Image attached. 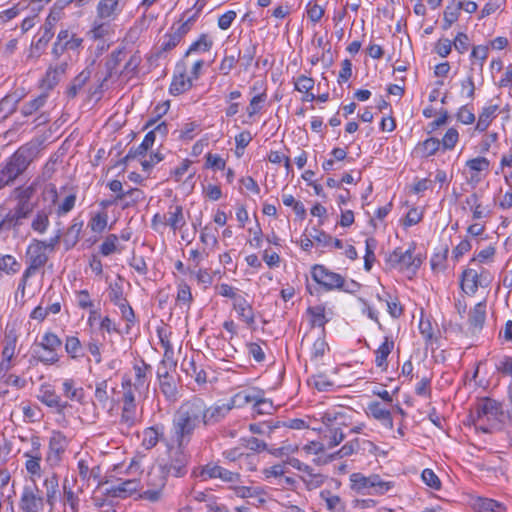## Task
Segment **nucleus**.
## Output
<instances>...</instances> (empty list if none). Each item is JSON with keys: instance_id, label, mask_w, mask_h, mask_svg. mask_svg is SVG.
<instances>
[{"instance_id": "obj_1", "label": "nucleus", "mask_w": 512, "mask_h": 512, "mask_svg": "<svg viewBox=\"0 0 512 512\" xmlns=\"http://www.w3.org/2000/svg\"><path fill=\"white\" fill-rule=\"evenodd\" d=\"M224 411V408L218 407V403L209 405L199 396L184 400L175 411L172 420L176 444L188 446L199 427L218 424L223 420Z\"/></svg>"}, {"instance_id": "obj_2", "label": "nucleus", "mask_w": 512, "mask_h": 512, "mask_svg": "<svg viewBox=\"0 0 512 512\" xmlns=\"http://www.w3.org/2000/svg\"><path fill=\"white\" fill-rule=\"evenodd\" d=\"M320 420L323 428L319 431L327 441V447L331 449L345 439L343 427H350L353 424V411L347 408L328 409L321 414Z\"/></svg>"}, {"instance_id": "obj_3", "label": "nucleus", "mask_w": 512, "mask_h": 512, "mask_svg": "<svg viewBox=\"0 0 512 512\" xmlns=\"http://www.w3.org/2000/svg\"><path fill=\"white\" fill-rule=\"evenodd\" d=\"M32 162V150L20 147L8 159L0 163V190L11 185Z\"/></svg>"}, {"instance_id": "obj_4", "label": "nucleus", "mask_w": 512, "mask_h": 512, "mask_svg": "<svg viewBox=\"0 0 512 512\" xmlns=\"http://www.w3.org/2000/svg\"><path fill=\"white\" fill-rule=\"evenodd\" d=\"M350 482L351 489L363 495H384L394 487L393 481H385L378 474L352 473Z\"/></svg>"}, {"instance_id": "obj_5", "label": "nucleus", "mask_w": 512, "mask_h": 512, "mask_svg": "<svg viewBox=\"0 0 512 512\" xmlns=\"http://www.w3.org/2000/svg\"><path fill=\"white\" fill-rule=\"evenodd\" d=\"M503 415V407L500 402L495 399L484 397L480 398L475 404V410L472 414L475 425L483 432L487 433L490 428L485 426V422L492 427Z\"/></svg>"}, {"instance_id": "obj_6", "label": "nucleus", "mask_w": 512, "mask_h": 512, "mask_svg": "<svg viewBox=\"0 0 512 512\" xmlns=\"http://www.w3.org/2000/svg\"><path fill=\"white\" fill-rule=\"evenodd\" d=\"M391 268L401 271L416 273L422 264L420 256L415 255V244H411L407 250L396 248L386 259Z\"/></svg>"}, {"instance_id": "obj_7", "label": "nucleus", "mask_w": 512, "mask_h": 512, "mask_svg": "<svg viewBox=\"0 0 512 512\" xmlns=\"http://www.w3.org/2000/svg\"><path fill=\"white\" fill-rule=\"evenodd\" d=\"M123 407L121 413V423L126 424L128 427L132 426L136 420V397L145 393L143 390H134L132 380L128 377H123Z\"/></svg>"}, {"instance_id": "obj_8", "label": "nucleus", "mask_w": 512, "mask_h": 512, "mask_svg": "<svg viewBox=\"0 0 512 512\" xmlns=\"http://www.w3.org/2000/svg\"><path fill=\"white\" fill-rule=\"evenodd\" d=\"M176 445V448L169 449L167 461L160 463L159 466L168 477L173 476L179 478L184 477L188 472L189 456L184 451L187 446Z\"/></svg>"}, {"instance_id": "obj_9", "label": "nucleus", "mask_w": 512, "mask_h": 512, "mask_svg": "<svg viewBox=\"0 0 512 512\" xmlns=\"http://www.w3.org/2000/svg\"><path fill=\"white\" fill-rule=\"evenodd\" d=\"M311 277L317 284L322 286L326 291H350L349 289L345 288V278L341 274L329 270L324 265L315 264L314 266H312Z\"/></svg>"}, {"instance_id": "obj_10", "label": "nucleus", "mask_w": 512, "mask_h": 512, "mask_svg": "<svg viewBox=\"0 0 512 512\" xmlns=\"http://www.w3.org/2000/svg\"><path fill=\"white\" fill-rule=\"evenodd\" d=\"M491 280L489 271L484 268H481L480 271L467 268L462 273L461 288L466 294L474 295L479 287H488Z\"/></svg>"}, {"instance_id": "obj_11", "label": "nucleus", "mask_w": 512, "mask_h": 512, "mask_svg": "<svg viewBox=\"0 0 512 512\" xmlns=\"http://www.w3.org/2000/svg\"><path fill=\"white\" fill-rule=\"evenodd\" d=\"M46 251V241L33 239L26 250L27 268L37 272L44 267L49 259Z\"/></svg>"}, {"instance_id": "obj_12", "label": "nucleus", "mask_w": 512, "mask_h": 512, "mask_svg": "<svg viewBox=\"0 0 512 512\" xmlns=\"http://www.w3.org/2000/svg\"><path fill=\"white\" fill-rule=\"evenodd\" d=\"M45 503L46 501L36 485L23 488L19 501V508L22 512H42Z\"/></svg>"}, {"instance_id": "obj_13", "label": "nucleus", "mask_w": 512, "mask_h": 512, "mask_svg": "<svg viewBox=\"0 0 512 512\" xmlns=\"http://www.w3.org/2000/svg\"><path fill=\"white\" fill-rule=\"evenodd\" d=\"M258 397H261V389L248 388L236 393L227 403L218 404L219 408L225 409L223 412V419L233 408H240L247 404H252L254 406Z\"/></svg>"}, {"instance_id": "obj_14", "label": "nucleus", "mask_w": 512, "mask_h": 512, "mask_svg": "<svg viewBox=\"0 0 512 512\" xmlns=\"http://www.w3.org/2000/svg\"><path fill=\"white\" fill-rule=\"evenodd\" d=\"M67 446L68 440L66 436L60 431H53L49 439V447L45 459L46 462L52 467L59 465Z\"/></svg>"}, {"instance_id": "obj_15", "label": "nucleus", "mask_w": 512, "mask_h": 512, "mask_svg": "<svg viewBox=\"0 0 512 512\" xmlns=\"http://www.w3.org/2000/svg\"><path fill=\"white\" fill-rule=\"evenodd\" d=\"M124 4L121 0H99L96 6V17L100 21H115L122 13Z\"/></svg>"}, {"instance_id": "obj_16", "label": "nucleus", "mask_w": 512, "mask_h": 512, "mask_svg": "<svg viewBox=\"0 0 512 512\" xmlns=\"http://www.w3.org/2000/svg\"><path fill=\"white\" fill-rule=\"evenodd\" d=\"M141 487L137 479L118 480L116 483L106 488L105 494L114 498H127L137 492Z\"/></svg>"}, {"instance_id": "obj_17", "label": "nucleus", "mask_w": 512, "mask_h": 512, "mask_svg": "<svg viewBox=\"0 0 512 512\" xmlns=\"http://www.w3.org/2000/svg\"><path fill=\"white\" fill-rule=\"evenodd\" d=\"M200 476L206 479L220 478L225 482H236L239 480L240 475L238 473L229 471L219 465L209 463L202 467Z\"/></svg>"}, {"instance_id": "obj_18", "label": "nucleus", "mask_w": 512, "mask_h": 512, "mask_svg": "<svg viewBox=\"0 0 512 512\" xmlns=\"http://www.w3.org/2000/svg\"><path fill=\"white\" fill-rule=\"evenodd\" d=\"M69 66V59H63L61 61L56 62L55 64H51L43 78V86L52 89L54 88L62 77L67 73Z\"/></svg>"}, {"instance_id": "obj_19", "label": "nucleus", "mask_w": 512, "mask_h": 512, "mask_svg": "<svg viewBox=\"0 0 512 512\" xmlns=\"http://www.w3.org/2000/svg\"><path fill=\"white\" fill-rule=\"evenodd\" d=\"M24 207H14L9 210L4 216L0 213V227L2 230H10L22 224L31 213L25 211Z\"/></svg>"}, {"instance_id": "obj_20", "label": "nucleus", "mask_w": 512, "mask_h": 512, "mask_svg": "<svg viewBox=\"0 0 512 512\" xmlns=\"http://www.w3.org/2000/svg\"><path fill=\"white\" fill-rule=\"evenodd\" d=\"M44 500L49 505L50 509H53L59 495V477L56 473L52 472L45 476L43 480Z\"/></svg>"}, {"instance_id": "obj_21", "label": "nucleus", "mask_w": 512, "mask_h": 512, "mask_svg": "<svg viewBox=\"0 0 512 512\" xmlns=\"http://www.w3.org/2000/svg\"><path fill=\"white\" fill-rule=\"evenodd\" d=\"M151 366L141 360L133 366L135 380L132 382L134 390L147 391L150 383Z\"/></svg>"}, {"instance_id": "obj_22", "label": "nucleus", "mask_w": 512, "mask_h": 512, "mask_svg": "<svg viewBox=\"0 0 512 512\" xmlns=\"http://www.w3.org/2000/svg\"><path fill=\"white\" fill-rule=\"evenodd\" d=\"M367 414L389 429L393 428V418L391 412L384 408L380 402L372 401L368 404Z\"/></svg>"}, {"instance_id": "obj_23", "label": "nucleus", "mask_w": 512, "mask_h": 512, "mask_svg": "<svg viewBox=\"0 0 512 512\" xmlns=\"http://www.w3.org/2000/svg\"><path fill=\"white\" fill-rule=\"evenodd\" d=\"M186 225V219L181 205L170 206L165 213V227H170L173 232L181 230Z\"/></svg>"}, {"instance_id": "obj_24", "label": "nucleus", "mask_w": 512, "mask_h": 512, "mask_svg": "<svg viewBox=\"0 0 512 512\" xmlns=\"http://www.w3.org/2000/svg\"><path fill=\"white\" fill-rule=\"evenodd\" d=\"M35 185L31 184L29 186H20L13 190L12 195L17 200L16 207H24L27 212L33 211V205L30 200L35 194Z\"/></svg>"}, {"instance_id": "obj_25", "label": "nucleus", "mask_w": 512, "mask_h": 512, "mask_svg": "<svg viewBox=\"0 0 512 512\" xmlns=\"http://www.w3.org/2000/svg\"><path fill=\"white\" fill-rule=\"evenodd\" d=\"M441 142L437 138L430 137L419 142L413 150V154L418 158H428L437 153L440 149Z\"/></svg>"}, {"instance_id": "obj_26", "label": "nucleus", "mask_w": 512, "mask_h": 512, "mask_svg": "<svg viewBox=\"0 0 512 512\" xmlns=\"http://www.w3.org/2000/svg\"><path fill=\"white\" fill-rule=\"evenodd\" d=\"M154 142V134L152 132H148L141 144L137 147H132L127 155L121 160V163L127 164V162L131 159L145 156L146 152L153 146Z\"/></svg>"}, {"instance_id": "obj_27", "label": "nucleus", "mask_w": 512, "mask_h": 512, "mask_svg": "<svg viewBox=\"0 0 512 512\" xmlns=\"http://www.w3.org/2000/svg\"><path fill=\"white\" fill-rule=\"evenodd\" d=\"M319 497L330 512L345 511L346 506L344 501L338 495L333 494L330 490H322L319 494Z\"/></svg>"}, {"instance_id": "obj_28", "label": "nucleus", "mask_w": 512, "mask_h": 512, "mask_svg": "<svg viewBox=\"0 0 512 512\" xmlns=\"http://www.w3.org/2000/svg\"><path fill=\"white\" fill-rule=\"evenodd\" d=\"M159 388L165 399L170 402L174 403L178 400L179 397V391L178 386L175 378L172 377H166V379L159 380Z\"/></svg>"}, {"instance_id": "obj_29", "label": "nucleus", "mask_w": 512, "mask_h": 512, "mask_svg": "<svg viewBox=\"0 0 512 512\" xmlns=\"http://www.w3.org/2000/svg\"><path fill=\"white\" fill-rule=\"evenodd\" d=\"M92 74L90 67H86L82 70L71 82L67 88V96L69 98H75L78 92L85 86Z\"/></svg>"}, {"instance_id": "obj_30", "label": "nucleus", "mask_w": 512, "mask_h": 512, "mask_svg": "<svg viewBox=\"0 0 512 512\" xmlns=\"http://www.w3.org/2000/svg\"><path fill=\"white\" fill-rule=\"evenodd\" d=\"M486 319V302L477 303L469 313V324L474 330H481Z\"/></svg>"}, {"instance_id": "obj_31", "label": "nucleus", "mask_w": 512, "mask_h": 512, "mask_svg": "<svg viewBox=\"0 0 512 512\" xmlns=\"http://www.w3.org/2000/svg\"><path fill=\"white\" fill-rule=\"evenodd\" d=\"M308 490H314L323 485L325 476L321 473H317L314 469L308 466L307 470L302 472L300 476Z\"/></svg>"}, {"instance_id": "obj_32", "label": "nucleus", "mask_w": 512, "mask_h": 512, "mask_svg": "<svg viewBox=\"0 0 512 512\" xmlns=\"http://www.w3.org/2000/svg\"><path fill=\"white\" fill-rule=\"evenodd\" d=\"M360 449V439L354 438L348 442H346L338 451L333 454H330L327 459L323 463H327L329 461H333L337 458L349 457L355 454Z\"/></svg>"}, {"instance_id": "obj_33", "label": "nucleus", "mask_w": 512, "mask_h": 512, "mask_svg": "<svg viewBox=\"0 0 512 512\" xmlns=\"http://www.w3.org/2000/svg\"><path fill=\"white\" fill-rule=\"evenodd\" d=\"M233 306L243 321H245L248 325L254 323V312L252 306L244 297L239 296L236 298V300L233 302Z\"/></svg>"}, {"instance_id": "obj_34", "label": "nucleus", "mask_w": 512, "mask_h": 512, "mask_svg": "<svg viewBox=\"0 0 512 512\" xmlns=\"http://www.w3.org/2000/svg\"><path fill=\"white\" fill-rule=\"evenodd\" d=\"M84 222L75 218L64 235V243L67 249L74 247L80 237Z\"/></svg>"}, {"instance_id": "obj_35", "label": "nucleus", "mask_w": 512, "mask_h": 512, "mask_svg": "<svg viewBox=\"0 0 512 512\" xmlns=\"http://www.w3.org/2000/svg\"><path fill=\"white\" fill-rule=\"evenodd\" d=\"M163 427L162 426H152L144 430L143 432V439H142V445L146 449H152L154 448L161 437H163Z\"/></svg>"}, {"instance_id": "obj_36", "label": "nucleus", "mask_w": 512, "mask_h": 512, "mask_svg": "<svg viewBox=\"0 0 512 512\" xmlns=\"http://www.w3.org/2000/svg\"><path fill=\"white\" fill-rule=\"evenodd\" d=\"M168 475L163 471V469L158 465L156 468L152 469L147 476V485L150 488H156L159 490H164L167 484Z\"/></svg>"}, {"instance_id": "obj_37", "label": "nucleus", "mask_w": 512, "mask_h": 512, "mask_svg": "<svg viewBox=\"0 0 512 512\" xmlns=\"http://www.w3.org/2000/svg\"><path fill=\"white\" fill-rule=\"evenodd\" d=\"M489 166H490V162L485 157L479 156V157H476L473 159H469L466 162V167H468L470 169V171L472 172L470 180L479 182L480 177L478 176V173L482 172V171H488Z\"/></svg>"}, {"instance_id": "obj_38", "label": "nucleus", "mask_w": 512, "mask_h": 512, "mask_svg": "<svg viewBox=\"0 0 512 512\" xmlns=\"http://www.w3.org/2000/svg\"><path fill=\"white\" fill-rule=\"evenodd\" d=\"M394 348L393 340L385 337V341L375 351V363L377 367L386 369L387 368V357Z\"/></svg>"}, {"instance_id": "obj_39", "label": "nucleus", "mask_w": 512, "mask_h": 512, "mask_svg": "<svg viewBox=\"0 0 512 512\" xmlns=\"http://www.w3.org/2000/svg\"><path fill=\"white\" fill-rule=\"evenodd\" d=\"M198 19V11L193 10H186L179 21V24L177 27H175V30L184 37L193 27L196 20Z\"/></svg>"}, {"instance_id": "obj_40", "label": "nucleus", "mask_w": 512, "mask_h": 512, "mask_svg": "<svg viewBox=\"0 0 512 512\" xmlns=\"http://www.w3.org/2000/svg\"><path fill=\"white\" fill-rule=\"evenodd\" d=\"M192 86L190 78L186 77L184 72H180L179 75H175L169 87V92L172 95H180Z\"/></svg>"}, {"instance_id": "obj_41", "label": "nucleus", "mask_w": 512, "mask_h": 512, "mask_svg": "<svg viewBox=\"0 0 512 512\" xmlns=\"http://www.w3.org/2000/svg\"><path fill=\"white\" fill-rule=\"evenodd\" d=\"M62 346V340L53 332H46L39 343L34 344V348L41 350L58 351Z\"/></svg>"}, {"instance_id": "obj_42", "label": "nucleus", "mask_w": 512, "mask_h": 512, "mask_svg": "<svg viewBox=\"0 0 512 512\" xmlns=\"http://www.w3.org/2000/svg\"><path fill=\"white\" fill-rule=\"evenodd\" d=\"M121 195L122 201H120V203L122 209L135 206L145 199L144 192L138 188H130L129 190L125 191V194Z\"/></svg>"}, {"instance_id": "obj_43", "label": "nucleus", "mask_w": 512, "mask_h": 512, "mask_svg": "<svg viewBox=\"0 0 512 512\" xmlns=\"http://www.w3.org/2000/svg\"><path fill=\"white\" fill-rule=\"evenodd\" d=\"M62 391L65 397L72 401L82 402L84 397V390L81 387H76L72 379H65L62 383Z\"/></svg>"}, {"instance_id": "obj_44", "label": "nucleus", "mask_w": 512, "mask_h": 512, "mask_svg": "<svg viewBox=\"0 0 512 512\" xmlns=\"http://www.w3.org/2000/svg\"><path fill=\"white\" fill-rule=\"evenodd\" d=\"M23 456L26 458L25 468L28 474L31 476V479L34 481V477L41 476V460L42 455H35L24 453Z\"/></svg>"}, {"instance_id": "obj_45", "label": "nucleus", "mask_w": 512, "mask_h": 512, "mask_svg": "<svg viewBox=\"0 0 512 512\" xmlns=\"http://www.w3.org/2000/svg\"><path fill=\"white\" fill-rule=\"evenodd\" d=\"M39 400L48 407L56 408L58 411L64 410L68 404L62 402L60 396H58L52 390H44L39 396Z\"/></svg>"}, {"instance_id": "obj_46", "label": "nucleus", "mask_w": 512, "mask_h": 512, "mask_svg": "<svg viewBox=\"0 0 512 512\" xmlns=\"http://www.w3.org/2000/svg\"><path fill=\"white\" fill-rule=\"evenodd\" d=\"M21 269L20 262L12 255L0 254V273L4 272L7 275H14Z\"/></svg>"}, {"instance_id": "obj_47", "label": "nucleus", "mask_w": 512, "mask_h": 512, "mask_svg": "<svg viewBox=\"0 0 512 512\" xmlns=\"http://www.w3.org/2000/svg\"><path fill=\"white\" fill-rule=\"evenodd\" d=\"M497 109V105H490L484 107L481 113L479 114L478 122L476 124V130L480 132L485 131L489 127L492 119L495 117Z\"/></svg>"}, {"instance_id": "obj_48", "label": "nucleus", "mask_w": 512, "mask_h": 512, "mask_svg": "<svg viewBox=\"0 0 512 512\" xmlns=\"http://www.w3.org/2000/svg\"><path fill=\"white\" fill-rule=\"evenodd\" d=\"M307 313L311 317L310 322L313 327L317 326L324 329L328 319L325 316V307L323 305L309 307Z\"/></svg>"}, {"instance_id": "obj_49", "label": "nucleus", "mask_w": 512, "mask_h": 512, "mask_svg": "<svg viewBox=\"0 0 512 512\" xmlns=\"http://www.w3.org/2000/svg\"><path fill=\"white\" fill-rule=\"evenodd\" d=\"M183 39V37L175 30V25L171 27V33H167L163 36L160 44L161 52H168L174 49Z\"/></svg>"}, {"instance_id": "obj_50", "label": "nucleus", "mask_w": 512, "mask_h": 512, "mask_svg": "<svg viewBox=\"0 0 512 512\" xmlns=\"http://www.w3.org/2000/svg\"><path fill=\"white\" fill-rule=\"evenodd\" d=\"M19 99L16 95H7L0 100V119H5L17 108Z\"/></svg>"}, {"instance_id": "obj_51", "label": "nucleus", "mask_w": 512, "mask_h": 512, "mask_svg": "<svg viewBox=\"0 0 512 512\" xmlns=\"http://www.w3.org/2000/svg\"><path fill=\"white\" fill-rule=\"evenodd\" d=\"M110 23L111 21H100L96 17L88 34L94 40L102 39L110 33Z\"/></svg>"}, {"instance_id": "obj_52", "label": "nucleus", "mask_w": 512, "mask_h": 512, "mask_svg": "<svg viewBox=\"0 0 512 512\" xmlns=\"http://www.w3.org/2000/svg\"><path fill=\"white\" fill-rule=\"evenodd\" d=\"M65 481L63 483V502L64 505L68 506L71 512H79L80 499L78 495L66 485Z\"/></svg>"}, {"instance_id": "obj_53", "label": "nucleus", "mask_w": 512, "mask_h": 512, "mask_svg": "<svg viewBox=\"0 0 512 512\" xmlns=\"http://www.w3.org/2000/svg\"><path fill=\"white\" fill-rule=\"evenodd\" d=\"M192 300L193 296L190 286L185 282L179 283L177 286V304L180 306H185L187 309H189Z\"/></svg>"}, {"instance_id": "obj_54", "label": "nucleus", "mask_w": 512, "mask_h": 512, "mask_svg": "<svg viewBox=\"0 0 512 512\" xmlns=\"http://www.w3.org/2000/svg\"><path fill=\"white\" fill-rule=\"evenodd\" d=\"M33 356L45 365H52L59 361L58 351L54 350H41L33 348Z\"/></svg>"}, {"instance_id": "obj_55", "label": "nucleus", "mask_w": 512, "mask_h": 512, "mask_svg": "<svg viewBox=\"0 0 512 512\" xmlns=\"http://www.w3.org/2000/svg\"><path fill=\"white\" fill-rule=\"evenodd\" d=\"M65 351L72 359L82 356V344L78 337L67 336L65 339Z\"/></svg>"}, {"instance_id": "obj_56", "label": "nucleus", "mask_w": 512, "mask_h": 512, "mask_svg": "<svg viewBox=\"0 0 512 512\" xmlns=\"http://www.w3.org/2000/svg\"><path fill=\"white\" fill-rule=\"evenodd\" d=\"M267 100V94L265 91H262L252 97L249 105L246 108L247 115L251 118L257 113L261 111L264 103Z\"/></svg>"}, {"instance_id": "obj_57", "label": "nucleus", "mask_w": 512, "mask_h": 512, "mask_svg": "<svg viewBox=\"0 0 512 512\" xmlns=\"http://www.w3.org/2000/svg\"><path fill=\"white\" fill-rule=\"evenodd\" d=\"M256 50L257 44L249 40V42L246 44L243 54L241 55V52H238V55L236 57H238V59L241 58L242 65L245 71H247L251 66L256 55Z\"/></svg>"}, {"instance_id": "obj_58", "label": "nucleus", "mask_w": 512, "mask_h": 512, "mask_svg": "<svg viewBox=\"0 0 512 512\" xmlns=\"http://www.w3.org/2000/svg\"><path fill=\"white\" fill-rule=\"evenodd\" d=\"M503 504L493 499H480L476 504V512H504Z\"/></svg>"}, {"instance_id": "obj_59", "label": "nucleus", "mask_w": 512, "mask_h": 512, "mask_svg": "<svg viewBox=\"0 0 512 512\" xmlns=\"http://www.w3.org/2000/svg\"><path fill=\"white\" fill-rule=\"evenodd\" d=\"M376 239L370 237L365 241V256H364V268L366 271H370L375 261L374 250L376 249Z\"/></svg>"}, {"instance_id": "obj_60", "label": "nucleus", "mask_w": 512, "mask_h": 512, "mask_svg": "<svg viewBox=\"0 0 512 512\" xmlns=\"http://www.w3.org/2000/svg\"><path fill=\"white\" fill-rule=\"evenodd\" d=\"M212 45L213 41L206 34H202L197 41L190 45L185 56L197 51L207 52L211 49Z\"/></svg>"}, {"instance_id": "obj_61", "label": "nucleus", "mask_w": 512, "mask_h": 512, "mask_svg": "<svg viewBox=\"0 0 512 512\" xmlns=\"http://www.w3.org/2000/svg\"><path fill=\"white\" fill-rule=\"evenodd\" d=\"M49 216L48 213L44 210L38 211L36 216L34 217L31 228L40 233L43 234L46 232L48 226H49Z\"/></svg>"}, {"instance_id": "obj_62", "label": "nucleus", "mask_w": 512, "mask_h": 512, "mask_svg": "<svg viewBox=\"0 0 512 512\" xmlns=\"http://www.w3.org/2000/svg\"><path fill=\"white\" fill-rule=\"evenodd\" d=\"M274 405L270 399L264 397V391L261 390V397H258L254 404L253 411L259 415L272 414Z\"/></svg>"}, {"instance_id": "obj_63", "label": "nucleus", "mask_w": 512, "mask_h": 512, "mask_svg": "<svg viewBox=\"0 0 512 512\" xmlns=\"http://www.w3.org/2000/svg\"><path fill=\"white\" fill-rule=\"evenodd\" d=\"M47 101V95L41 94L35 99L25 103L22 107V114L24 116H29L38 111L41 107L45 105Z\"/></svg>"}, {"instance_id": "obj_64", "label": "nucleus", "mask_w": 512, "mask_h": 512, "mask_svg": "<svg viewBox=\"0 0 512 512\" xmlns=\"http://www.w3.org/2000/svg\"><path fill=\"white\" fill-rule=\"evenodd\" d=\"M325 13V8L318 4L317 1H309L306 5V14L309 20L317 23L321 20Z\"/></svg>"}]
</instances>
